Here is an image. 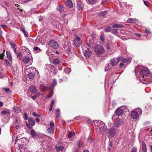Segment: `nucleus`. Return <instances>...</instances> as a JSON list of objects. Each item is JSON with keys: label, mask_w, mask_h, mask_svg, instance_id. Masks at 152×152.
<instances>
[{"label": "nucleus", "mask_w": 152, "mask_h": 152, "mask_svg": "<svg viewBox=\"0 0 152 152\" xmlns=\"http://www.w3.org/2000/svg\"><path fill=\"white\" fill-rule=\"evenodd\" d=\"M40 88L41 91H44L46 90L47 87L45 86L43 84H41L40 85Z\"/></svg>", "instance_id": "b1692460"}, {"label": "nucleus", "mask_w": 152, "mask_h": 152, "mask_svg": "<svg viewBox=\"0 0 152 152\" xmlns=\"http://www.w3.org/2000/svg\"><path fill=\"white\" fill-rule=\"evenodd\" d=\"M118 32V30L117 29H114L112 30V33L113 34H115Z\"/></svg>", "instance_id": "79ce46f5"}, {"label": "nucleus", "mask_w": 152, "mask_h": 152, "mask_svg": "<svg viewBox=\"0 0 152 152\" xmlns=\"http://www.w3.org/2000/svg\"><path fill=\"white\" fill-rule=\"evenodd\" d=\"M1 114L3 115H5L6 113H8V112L6 110L2 111L1 112Z\"/></svg>", "instance_id": "de8ad7c7"}, {"label": "nucleus", "mask_w": 152, "mask_h": 152, "mask_svg": "<svg viewBox=\"0 0 152 152\" xmlns=\"http://www.w3.org/2000/svg\"><path fill=\"white\" fill-rule=\"evenodd\" d=\"M20 30L23 32V33L25 32L26 31L25 29L23 27H20Z\"/></svg>", "instance_id": "13d9d810"}, {"label": "nucleus", "mask_w": 152, "mask_h": 152, "mask_svg": "<svg viewBox=\"0 0 152 152\" xmlns=\"http://www.w3.org/2000/svg\"><path fill=\"white\" fill-rule=\"evenodd\" d=\"M29 124L31 126H34L35 124V122L32 118H30L28 119Z\"/></svg>", "instance_id": "aec40b11"}, {"label": "nucleus", "mask_w": 152, "mask_h": 152, "mask_svg": "<svg viewBox=\"0 0 152 152\" xmlns=\"http://www.w3.org/2000/svg\"><path fill=\"white\" fill-rule=\"evenodd\" d=\"M111 30V26H109L107 27L106 28L104 29V31L106 32H110Z\"/></svg>", "instance_id": "2f4dec72"}, {"label": "nucleus", "mask_w": 152, "mask_h": 152, "mask_svg": "<svg viewBox=\"0 0 152 152\" xmlns=\"http://www.w3.org/2000/svg\"><path fill=\"white\" fill-rule=\"evenodd\" d=\"M64 72L68 74L71 72V69L69 68H67L65 69Z\"/></svg>", "instance_id": "e433bc0d"}, {"label": "nucleus", "mask_w": 152, "mask_h": 152, "mask_svg": "<svg viewBox=\"0 0 152 152\" xmlns=\"http://www.w3.org/2000/svg\"><path fill=\"white\" fill-rule=\"evenodd\" d=\"M24 117L25 120H27L28 119V116L26 113H24Z\"/></svg>", "instance_id": "5fc2aeb1"}, {"label": "nucleus", "mask_w": 152, "mask_h": 152, "mask_svg": "<svg viewBox=\"0 0 152 152\" xmlns=\"http://www.w3.org/2000/svg\"><path fill=\"white\" fill-rule=\"evenodd\" d=\"M60 60L59 58H57L53 60V64H58L60 62Z\"/></svg>", "instance_id": "72a5a7b5"}, {"label": "nucleus", "mask_w": 152, "mask_h": 152, "mask_svg": "<svg viewBox=\"0 0 152 152\" xmlns=\"http://www.w3.org/2000/svg\"><path fill=\"white\" fill-rule=\"evenodd\" d=\"M112 27L113 28H121L124 27V26L121 24H114L112 25Z\"/></svg>", "instance_id": "6ab92c4d"}, {"label": "nucleus", "mask_w": 152, "mask_h": 152, "mask_svg": "<svg viewBox=\"0 0 152 152\" xmlns=\"http://www.w3.org/2000/svg\"><path fill=\"white\" fill-rule=\"evenodd\" d=\"M73 42V45L75 46L79 47L81 43V41L79 37H77L74 39Z\"/></svg>", "instance_id": "9d476101"}, {"label": "nucleus", "mask_w": 152, "mask_h": 152, "mask_svg": "<svg viewBox=\"0 0 152 152\" xmlns=\"http://www.w3.org/2000/svg\"><path fill=\"white\" fill-rule=\"evenodd\" d=\"M22 62L25 64L30 65L32 63V60L31 58L28 56H25L22 59Z\"/></svg>", "instance_id": "6e6552de"}, {"label": "nucleus", "mask_w": 152, "mask_h": 152, "mask_svg": "<svg viewBox=\"0 0 152 152\" xmlns=\"http://www.w3.org/2000/svg\"><path fill=\"white\" fill-rule=\"evenodd\" d=\"M145 31L146 33L148 34H150L151 32L150 31V30L148 28H146L145 29Z\"/></svg>", "instance_id": "864d4df0"}, {"label": "nucleus", "mask_w": 152, "mask_h": 152, "mask_svg": "<svg viewBox=\"0 0 152 152\" xmlns=\"http://www.w3.org/2000/svg\"><path fill=\"white\" fill-rule=\"evenodd\" d=\"M104 35L103 34H101L100 36V39L101 41L103 42L104 41Z\"/></svg>", "instance_id": "37998d69"}, {"label": "nucleus", "mask_w": 152, "mask_h": 152, "mask_svg": "<svg viewBox=\"0 0 152 152\" xmlns=\"http://www.w3.org/2000/svg\"><path fill=\"white\" fill-rule=\"evenodd\" d=\"M39 21H41L42 20V19H43V17L42 16H40L39 17Z\"/></svg>", "instance_id": "e2e57ef3"}, {"label": "nucleus", "mask_w": 152, "mask_h": 152, "mask_svg": "<svg viewBox=\"0 0 152 152\" xmlns=\"http://www.w3.org/2000/svg\"><path fill=\"white\" fill-rule=\"evenodd\" d=\"M121 39L123 40H125L126 39V38L124 36H123L121 37Z\"/></svg>", "instance_id": "774afa93"}, {"label": "nucleus", "mask_w": 152, "mask_h": 152, "mask_svg": "<svg viewBox=\"0 0 152 152\" xmlns=\"http://www.w3.org/2000/svg\"><path fill=\"white\" fill-rule=\"evenodd\" d=\"M86 44H87V45L90 48H91V47H92V44H91V42L90 43L87 42Z\"/></svg>", "instance_id": "6e6d98bb"}, {"label": "nucleus", "mask_w": 152, "mask_h": 152, "mask_svg": "<svg viewBox=\"0 0 152 152\" xmlns=\"http://www.w3.org/2000/svg\"><path fill=\"white\" fill-rule=\"evenodd\" d=\"M119 58V57L118 56L117 58H114L111 59L110 60V65L113 66L116 65L120 62Z\"/></svg>", "instance_id": "1a4fd4ad"}, {"label": "nucleus", "mask_w": 152, "mask_h": 152, "mask_svg": "<svg viewBox=\"0 0 152 152\" xmlns=\"http://www.w3.org/2000/svg\"><path fill=\"white\" fill-rule=\"evenodd\" d=\"M55 114L56 118H58L59 117L60 115V110L59 109H58L56 111Z\"/></svg>", "instance_id": "c85d7f7f"}, {"label": "nucleus", "mask_w": 152, "mask_h": 152, "mask_svg": "<svg viewBox=\"0 0 152 152\" xmlns=\"http://www.w3.org/2000/svg\"><path fill=\"white\" fill-rule=\"evenodd\" d=\"M32 115L34 117H41L42 116V115L41 114H37L34 112H33L32 113Z\"/></svg>", "instance_id": "7c9ffc66"}, {"label": "nucleus", "mask_w": 152, "mask_h": 152, "mask_svg": "<svg viewBox=\"0 0 152 152\" xmlns=\"http://www.w3.org/2000/svg\"><path fill=\"white\" fill-rule=\"evenodd\" d=\"M109 67H110V65L109 64L107 65H106V66H105V70H104L106 72V71H107L110 68Z\"/></svg>", "instance_id": "8fccbe9b"}, {"label": "nucleus", "mask_w": 152, "mask_h": 152, "mask_svg": "<svg viewBox=\"0 0 152 152\" xmlns=\"http://www.w3.org/2000/svg\"><path fill=\"white\" fill-rule=\"evenodd\" d=\"M123 124V121L121 119H118L115 124V126L116 127H118L122 125Z\"/></svg>", "instance_id": "4468645a"}, {"label": "nucleus", "mask_w": 152, "mask_h": 152, "mask_svg": "<svg viewBox=\"0 0 152 152\" xmlns=\"http://www.w3.org/2000/svg\"><path fill=\"white\" fill-rule=\"evenodd\" d=\"M34 50H35L36 51L38 50V52H41V49H40V48H39L38 47H35L34 48Z\"/></svg>", "instance_id": "c03bdc74"}, {"label": "nucleus", "mask_w": 152, "mask_h": 152, "mask_svg": "<svg viewBox=\"0 0 152 152\" xmlns=\"http://www.w3.org/2000/svg\"><path fill=\"white\" fill-rule=\"evenodd\" d=\"M1 26L3 28H4L7 27L6 25H2Z\"/></svg>", "instance_id": "69168bd1"}, {"label": "nucleus", "mask_w": 152, "mask_h": 152, "mask_svg": "<svg viewBox=\"0 0 152 152\" xmlns=\"http://www.w3.org/2000/svg\"><path fill=\"white\" fill-rule=\"evenodd\" d=\"M51 47L54 49H57L59 47L58 44L56 41L52 40L49 43Z\"/></svg>", "instance_id": "9b49d317"}, {"label": "nucleus", "mask_w": 152, "mask_h": 152, "mask_svg": "<svg viewBox=\"0 0 152 152\" xmlns=\"http://www.w3.org/2000/svg\"><path fill=\"white\" fill-rule=\"evenodd\" d=\"M29 90L33 93H35L37 91L36 87L34 86H31L29 87Z\"/></svg>", "instance_id": "a211bd4d"}, {"label": "nucleus", "mask_w": 152, "mask_h": 152, "mask_svg": "<svg viewBox=\"0 0 152 152\" xmlns=\"http://www.w3.org/2000/svg\"><path fill=\"white\" fill-rule=\"evenodd\" d=\"M96 126H97L96 129L98 132L100 133H104L107 130V127L105 124L100 121H96L94 122Z\"/></svg>", "instance_id": "f03ea898"}, {"label": "nucleus", "mask_w": 152, "mask_h": 152, "mask_svg": "<svg viewBox=\"0 0 152 152\" xmlns=\"http://www.w3.org/2000/svg\"><path fill=\"white\" fill-rule=\"evenodd\" d=\"M14 111L15 112L19 113L21 112V109L19 107H15L13 108Z\"/></svg>", "instance_id": "4be33fe9"}, {"label": "nucleus", "mask_w": 152, "mask_h": 152, "mask_svg": "<svg viewBox=\"0 0 152 152\" xmlns=\"http://www.w3.org/2000/svg\"><path fill=\"white\" fill-rule=\"evenodd\" d=\"M7 58L10 60V61L12 60V56L11 54L8 51H7Z\"/></svg>", "instance_id": "c756f323"}, {"label": "nucleus", "mask_w": 152, "mask_h": 152, "mask_svg": "<svg viewBox=\"0 0 152 152\" xmlns=\"http://www.w3.org/2000/svg\"><path fill=\"white\" fill-rule=\"evenodd\" d=\"M54 123L53 122H51L50 123V126L51 127H53L54 126Z\"/></svg>", "instance_id": "4d7b16f0"}, {"label": "nucleus", "mask_w": 152, "mask_h": 152, "mask_svg": "<svg viewBox=\"0 0 152 152\" xmlns=\"http://www.w3.org/2000/svg\"><path fill=\"white\" fill-rule=\"evenodd\" d=\"M54 103V101L53 100L51 102L50 106L53 107Z\"/></svg>", "instance_id": "680f3d73"}, {"label": "nucleus", "mask_w": 152, "mask_h": 152, "mask_svg": "<svg viewBox=\"0 0 152 152\" xmlns=\"http://www.w3.org/2000/svg\"><path fill=\"white\" fill-rule=\"evenodd\" d=\"M4 52L5 50H4L3 53L0 54V59H2L3 58L4 56Z\"/></svg>", "instance_id": "09e8293b"}, {"label": "nucleus", "mask_w": 152, "mask_h": 152, "mask_svg": "<svg viewBox=\"0 0 152 152\" xmlns=\"http://www.w3.org/2000/svg\"><path fill=\"white\" fill-rule=\"evenodd\" d=\"M22 56V55L21 53L20 52L17 55V57L19 60H20V61L21 60Z\"/></svg>", "instance_id": "4c0bfd02"}, {"label": "nucleus", "mask_w": 152, "mask_h": 152, "mask_svg": "<svg viewBox=\"0 0 152 152\" xmlns=\"http://www.w3.org/2000/svg\"><path fill=\"white\" fill-rule=\"evenodd\" d=\"M37 97L36 96H32L31 98L33 99L34 100Z\"/></svg>", "instance_id": "052dcab7"}, {"label": "nucleus", "mask_w": 152, "mask_h": 152, "mask_svg": "<svg viewBox=\"0 0 152 152\" xmlns=\"http://www.w3.org/2000/svg\"><path fill=\"white\" fill-rule=\"evenodd\" d=\"M142 152H147V148L145 142L142 141Z\"/></svg>", "instance_id": "f3484780"}, {"label": "nucleus", "mask_w": 152, "mask_h": 152, "mask_svg": "<svg viewBox=\"0 0 152 152\" xmlns=\"http://www.w3.org/2000/svg\"><path fill=\"white\" fill-rule=\"evenodd\" d=\"M3 90L5 91L6 93L8 94H10L11 93V92L9 88H3Z\"/></svg>", "instance_id": "cd10ccee"}, {"label": "nucleus", "mask_w": 152, "mask_h": 152, "mask_svg": "<svg viewBox=\"0 0 152 152\" xmlns=\"http://www.w3.org/2000/svg\"><path fill=\"white\" fill-rule=\"evenodd\" d=\"M142 66L139 65L135 68V74L137 78H142L146 82L145 84H148L152 81V76L150 74L148 69L146 68H141Z\"/></svg>", "instance_id": "f257e3e1"}, {"label": "nucleus", "mask_w": 152, "mask_h": 152, "mask_svg": "<svg viewBox=\"0 0 152 152\" xmlns=\"http://www.w3.org/2000/svg\"><path fill=\"white\" fill-rule=\"evenodd\" d=\"M31 135L33 137H35L36 136V132L35 131L33 130H31Z\"/></svg>", "instance_id": "473e14b6"}, {"label": "nucleus", "mask_w": 152, "mask_h": 152, "mask_svg": "<svg viewBox=\"0 0 152 152\" xmlns=\"http://www.w3.org/2000/svg\"><path fill=\"white\" fill-rule=\"evenodd\" d=\"M24 34V36L26 37H28V33H27L26 31L25 32H24L23 33Z\"/></svg>", "instance_id": "bf43d9fd"}, {"label": "nucleus", "mask_w": 152, "mask_h": 152, "mask_svg": "<svg viewBox=\"0 0 152 152\" xmlns=\"http://www.w3.org/2000/svg\"><path fill=\"white\" fill-rule=\"evenodd\" d=\"M115 131L116 130L115 128H111L109 130V136L110 137H113L115 134Z\"/></svg>", "instance_id": "ddd939ff"}, {"label": "nucleus", "mask_w": 152, "mask_h": 152, "mask_svg": "<svg viewBox=\"0 0 152 152\" xmlns=\"http://www.w3.org/2000/svg\"><path fill=\"white\" fill-rule=\"evenodd\" d=\"M132 150L135 151H137V149L136 147H134L133 148Z\"/></svg>", "instance_id": "338daca9"}, {"label": "nucleus", "mask_w": 152, "mask_h": 152, "mask_svg": "<svg viewBox=\"0 0 152 152\" xmlns=\"http://www.w3.org/2000/svg\"><path fill=\"white\" fill-rule=\"evenodd\" d=\"M53 94V92H50L49 93V94L46 97V98L47 99H48V98H50L52 96Z\"/></svg>", "instance_id": "a19ab883"}, {"label": "nucleus", "mask_w": 152, "mask_h": 152, "mask_svg": "<svg viewBox=\"0 0 152 152\" xmlns=\"http://www.w3.org/2000/svg\"><path fill=\"white\" fill-rule=\"evenodd\" d=\"M94 51L98 56H100L104 52V50L103 47L100 45H96L94 47Z\"/></svg>", "instance_id": "20e7f679"}, {"label": "nucleus", "mask_w": 152, "mask_h": 152, "mask_svg": "<svg viewBox=\"0 0 152 152\" xmlns=\"http://www.w3.org/2000/svg\"><path fill=\"white\" fill-rule=\"evenodd\" d=\"M77 7L79 10H81L83 7V5L80 2H78L77 3Z\"/></svg>", "instance_id": "5701e85b"}, {"label": "nucleus", "mask_w": 152, "mask_h": 152, "mask_svg": "<svg viewBox=\"0 0 152 152\" xmlns=\"http://www.w3.org/2000/svg\"><path fill=\"white\" fill-rule=\"evenodd\" d=\"M136 21V19H132L130 18L129 20L126 21V22L128 23H134Z\"/></svg>", "instance_id": "a878e982"}, {"label": "nucleus", "mask_w": 152, "mask_h": 152, "mask_svg": "<svg viewBox=\"0 0 152 152\" xmlns=\"http://www.w3.org/2000/svg\"><path fill=\"white\" fill-rule=\"evenodd\" d=\"M88 1L89 3L92 4L95 3L96 0H88Z\"/></svg>", "instance_id": "a18cd8bd"}, {"label": "nucleus", "mask_w": 152, "mask_h": 152, "mask_svg": "<svg viewBox=\"0 0 152 152\" xmlns=\"http://www.w3.org/2000/svg\"><path fill=\"white\" fill-rule=\"evenodd\" d=\"M57 84L56 81L55 79H53V82L51 84V86L50 87V89H53L54 88V86L56 85Z\"/></svg>", "instance_id": "412c9836"}, {"label": "nucleus", "mask_w": 152, "mask_h": 152, "mask_svg": "<svg viewBox=\"0 0 152 152\" xmlns=\"http://www.w3.org/2000/svg\"><path fill=\"white\" fill-rule=\"evenodd\" d=\"M119 61L121 62L119 64L120 67H122L124 65V64L129 62L130 63L131 61V59L129 58H124L122 56H119Z\"/></svg>", "instance_id": "423d86ee"}, {"label": "nucleus", "mask_w": 152, "mask_h": 152, "mask_svg": "<svg viewBox=\"0 0 152 152\" xmlns=\"http://www.w3.org/2000/svg\"><path fill=\"white\" fill-rule=\"evenodd\" d=\"M66 16V15H63L62 17V20L64 21V23L66 24L67 23V19H65V17Z\"/></svg>", "instance_id": "58836bf2"}, {"label": "nucleus", "mask_w": 152, "mask_h": 152, "mask_svg": "<svg viewBox=\"0 0 152 152\" xmlns=\"http://www.w3.org/2000/svg\"><path fill=\"white\" fill-rule=\"evenodd\" d=\"M47 131L48 133L50 134H53L54 132V130L53 128L50 127L47 129Z\"/></svg>", "instance_id": "bb28decb"}, {"label": "nucleus", "mask_w": 152, "mask_h": 152, "mask_svg": "<svg viewBox=\"0 0 152 152\" xmlns=\"http://www.w3.org/2000/svg\"><path fill=\"white\" fill-rule=\"evenodd\" d=\"M82 50L84 51V54L86 57H89L91 54V51L88 48H87L85 46H83L82 47Z\"/></svg>", "instance_id": "0eeeda50"}, {"label": "nucleus", "mask_w": 152, "mask_h": 152, "mask_svg": "<svg viewBox=\"0 0 152 152\" xmlns=\"http://www.w3.org/2000/svg\"><path fill=\"white\" fill-rule=\"evenodd\" d=\"M115 113L118 115L120 116L123 114L124 111L121 109L119 108L117 109Z\"/></svg>", "instance_id": "2eb2a0df"}, {"label": "nucleus", "mask_w": 152, "mask_h": 152, "mask_svg": "<svg viewBox=\"0 0 152 152\" xmlns=\"http://www.w3.org/2000/svg\"><path fill=\"white\" fill-rule=\"evenodd\" d=\"M4 62L6 64L7 66H9L10 65V63L8 60L6 59L4 61Z\"/></svg>", "instance_id": "603ef678"}, {"label": "nucleus", "mask_w": 152, "mask_h": 152, "mask_svg": "<svg viewBox=\"0 0 152 152\" xmlns=\"http://www.w3.org/2000/svg\"><path fill=\"white\" fill-rule=\"evenodd\" d=\"M58 10L60 12H62L64 10V8L63 6H60L57 8Z\"/></svg>", "instance_id": "f704fd0d"}, {"label": "nucleus", "mask_w": 152, "mask_h": 152, "mask_svg": "<svg viewBox=\"0 0 152 152\" xmlns=\"http://www.w3.org/2000/svg\"><path fill=\"white\" fill-rule=\"evenodd\" d=\"M107 12V11H105L103 12H100V15L101 16H104L106 14Z\"/></svg>", "instance_id": "ea45409f"}, {"label": "nucleus", "mask_w": 152, "mask_h": 152, "mask_svg": "<svg viewBox=\"0 0 152 152\" xmlns=\"http://www.w3.org/2000/svg\"><path fill=\"white\" fill-rule=\"evenodd\" d=\"M30 73L26 75V78L28 80L33 79L34 76H39V72L34 67H32L28 69Z\"/></svg>", "instance_id": "7ed1b4c3"}, {"label": "nucleus", "mask_w": 152, "mask_h": 152, "mask_svg": "<svg viewBox=\"0 0 152 152\" xmlns=\"http://www.w3.org/2000/svg\"><path fill=\"white\" fill-rule=\"evenodd\" d=\"M144 1V4L146 6H147V7H148V6L147 3V2L145 1Z\"/></svg>", "instance_id": "0e129e2a"}, {"label": "nucleus", "mask_w": 152, "mask_h": 152, "mask_svg": "<svg viewBox=\"0 0 152 152\" xmlns=\"http://www.w3.org/2000/svg\"><path fill=\"white\" fill-rule=\"evenodd\" d=\"M142 113V110L139 108L132 110L131 113V118L133 119H136L138 118L139 115H141Z\"/></svg>", "instance_id": "39448f33"}, {"label": "nucleus", "mask_w": 152, "mask_h": 152, "mask_svg": "<svg viewBox=\"0 0 152 152\" xmlns=\"http://www.w3.org/2000/svg\"><path fill=\"white\" fill-rule=\"evenodd\" d=\"M18 147L21 152H27V148L24 144H18Z\"/></svg>", "instance_id": "f8f14e48"}, {"label": "nucleus", "mask_w": 152, "mask_h": 152, "mask_svg": "<svg viewBox=\"0 0 152 152\" xmlns=\"http://www.w3.org/2000/svg\"><path fill=\"white\" fill-rule=\"evenodd\" d=\"M66 4L67 7L69 8H71L73 6L72 1L70 0H67L66 1Z\"/></svg>", "instance_id": "dca6fc26"}, {"label": "nucleus", "mask_w": 152, "mask_h": 152, "mask_svg": "<svg viewBox=\"0 0 152 152\" xmlns=\"http://www.w3.org/2000/svg\"><path fill=\"white\" fill-rule=\"evenodd\" d=\"M75 135V133L74 132H69L68 135V137L69 138H71L73 136H74Z\"/></svg>", "instance_id": "c9c22d12"}, {"label": "nucleus", "mask_w": 152, "mask_h": 152, "mask_svg": "<svg viewBox=\"0 0 152 152\" xmlns=\"http://www.w3.org/2000/svg\"><path fill=\"white\" fill-rule=\"evenodd\" d=\"M55 148L56 151H62L64 148V147L63 146H55Z\"/></svg>", "instance_id": "393cba45"}, {"label": "nucleus", "mask_w": 152, "mask_h": 152, "mask_svg": "<svg viewBox=\"0 0 152 152\" xmlns=\"http://www.w3.org/2000/svg\"><path fill=\"white\" fill-rule=\"evenodd\" d=\"M106 48L108 50H110L111 49L110 44L109 43H107L106 44Z\"/></svg>", "instance_id": "3c124183"}, {"label": "nucleus", "mask_w": 152, "mask_h": 152, "mask_svg": "<svg viewBox=\"0 0 152 152\" xmlns=\"http://www.w3.org/2000/svg\"><path fill=\"white\" fill-rule=\"evenodd\" d=\"M10 44L11 45L13 49L15 48L16 45L13 42H10Z\"/></svg>", "instance_id": "49530a36"}]
</instances>
